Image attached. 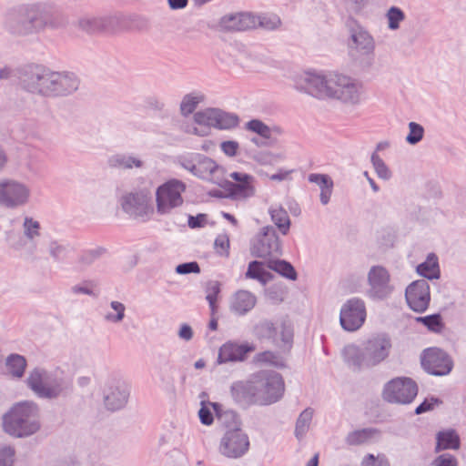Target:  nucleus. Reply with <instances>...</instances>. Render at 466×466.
Returning <instances> with one entry per match:
<instances>
[{
    "instance_id": "c85d7f7f",
    "label": "nucleus",
    "mask_w": 466,
    "mask_h": 466,
    "mask_svg": "<svg viewBox=\"0 0 466 466\" xmlns=\"http://www.w3.org/2000/svg\"><path fill=\"white\" fill-rule=\"evenodd\" d=\"M267 267L270 269H273L282 276L289 278L290 279H296V271L291 264L284 261V260H269L268 262Z\"/></svg>"
},
{
    "instance_id": "680f3d73",
    "label": "nucleus",
    "mask_w": 466,
    "mask_h": 466,
    "mask_svg": "<svg viewBox=\"0 0 466 466\" xmlns=\"http://www.w3.org/2000/svg\"><path fill=\"white\" fill-rule=\"evenodd\" d=\"M319 455L316 454L307 464V466H318Z\"/></svg>"
},
{
    "instance_id": "0eeeda50",
    "label": "nucleus",
    "mask_w": 466,
    "mask_h": 466,
    "mask_svg": "<svg viewBox=\"0 0 466 466\" xmlns=\"http://www.w3.org/2000/svg\"><path fill=\"white\" fill-rule=\"evenodd\" d=\"M366 319V309L363 301L360 299H350L347 301L340 311V324L349 331L359 329Z\"/></svg>"
},
{
    "instance_id": "a211bd4d",
    "label": "nucleus",
    "mask_w": 466,
    "mask_h": 466,
    "mask_svg": "<svg viewBox=\"0 0 466 466\" xmlns=\"http://www.w3.org/2000/svg\"><path fill=\"white\" fill-rule=\"evenodd\" d=\"M230 177L236 181L231 187V194L236 198H247L254 195V179L251 176L233 172L230 174Z\"/></svg>"
},
{
    "instance_id": "393cba45",
    "label": "nucleus",
    "mask_w": 466,
    "mask_h": 466,
    "mask_svg": "<svg viewBox=\"0 0 466 466\" xmlns=\"http://www.w3.org/2000/svg\"><path fill=\"white\" fill-rule=\"evenodd\" d=\"M419 274L428 279L438 278L440 274L438 258L435 255H430L427 260L417 268Z\"/></svg>"
},
{
    "instance_id": "f8f14e48",
    "label": "nucleus",
    "mask_w": 466,
    "mask_h": 466,
    "mask_svg": "<svg viewBox=\"0 0 466 466\" xmlns=\"http://www.w3.org/2000/svg\"><path fill=\"white\" fill-rule=\"evenodd\" d=\"M421 364L429 372L443 375L451 370V361L447 354L439 349H428L424 351Z\"/></svg>"
},
{
    "instance_id": "a19ab883",
    "label": "nucleus",
    "mask_w": 466,
    "mask_h": 466,
    "mask_svg": "<svg viewBox=\"0 0 466 466\" xmlns=\"http://www.w3.org/2000/svg\"><path fill=\"white\" fill-rule=\"evenodd\" d=\"M371 436V431L367 430L358 431L355 432H352L349 438L348 441L350 444H361L367 441Z\"/></svg>"
},
{
    "instance_id": "9d476101",
    "label": "nucleus",
    "mask_w": 466,
    "mask_h": 466,
    "mask_svg": "<svg viewBox=\"0 0 466 466\" xmlns=\"http://www.w3.org/2000/svg\"><path fill=\"white\" fill-rule=\"evenodd\" d=\"M122 207L130 216L147 218L154 211L150 196L147 193L128 194L123 198Z\"/></svg>"
},
{
    "instance_id": "774afa93",
    "label": "nucleus",
    "mask_w": 466,
    "mask_h": 466,
    "mask_svg": "<svg viewBox=\"0 0 466 466\" xmlns=\"http://www.w3.org/2000/svg\"><path fill=\"white\" fill-rule=\"evenodd\" d=\"M370 184H371V187H373V189L375 191H377L378 190V187L376 186V184L372 180H370Z\"/></svg>"
},
{
    "instance_id": "2f4dec72",
    "label": "nucleus",
    "mask_w": 466,
    "mask_h": 466,
    "mask_svg": "<svg viewBox=\"0 0 466 466\" xmlns=\"http://www.w3.org/2000/svg\"><path fill=\"white\" fill-rule=\"evenodd\" d=\"M219 292H220V284L218 283V281L213 280V281H209L207 284L206 298L209 303L210 309L212 311L218 310V309L217 302H218V297Z\"/></svg>"
},
{
    "instance_id": "ddd939ff",
    "label": "nucleus",
    "mask_w": 466,
    "mask_h": 466,
    "mask_svg": "<svg viewBox=\"0 0 466 466\" xmlns=\"http://www.w3.org/2000/svg\"><path fill=\"white\" fill-rule=\"evenodd\" d=\"M284 392V382L279 374L274 373L260 380L258 400L261 403H272L279 400Z\"/></svg>"
},
{
    "instance_id": "de8ad7c7",
    "label": "nucleus",
    "mask_w": 466,
    "mask_h": 466,
    "mask_svg": "<svg viewBox=\"0 0 466 466\" xmlns=\"http://www.w3.org/2000/svg\"><path fill=\"white\" fill-rule=\"evenodd\" d=\"M372 163L376 168L378 175L383 178H388L390 177V172L382 162V160L376 155L372 156Z\"/></svg>"
},
{
    "instance_id": "f257e3e1",
    "label": "nucleus",
    "mask_w": 466,
    "mask_h": 466,
    "mask_svg": "<svg viewBox=\"0 0 466 466\" xmlns=\"http://www.w3.org/2000/svg\"><path fill=\"white\" fill-rule=\"evenodd\" d=\"M305 80V89L314 96L338 98L351 103L360 98V87L345 76H335L326 80L321 76L309 74Z\"/></svg>"
},
{
    "instance_id": "f03ea898",
    "label": "nucleus",
    "mask_w": 466,
    "mask_h": 466,
    "mask_svg": "<svg viewBox=\"0 0 466 466\" xmlns=\"http://www.w3.org/2000/svg\"><path fill=\"white\" fill-rule=\"evenodd\" d=\"M38 428L35 409L27 402L17 404L4 418V429L13 436H26L35 432Z\"/></svg>"
},
{
    "instance_id": "49530a36",
    "label": "nucleus",
    "mask_w": 466,
    "mask_h": 466,
    "mask_svg": "<svg viewBox=\"0 0 466 466\" xmlns=\"http://www.w3.org/2000/svg\"><path fill=\"white\" fill-rule=\"evenodd\" d=\"M257 19V25H260L266 29H274L279 26L280 24V21L278 17L272 16V17H256Z\"/></svg>"
},
{
    "instance_id": "aec40b11",
    "label": "nucleus",
    "mask_w": 466,
    "mask_h": 466,
    "mask_svg": "<svg viewBox=\"0 0 466 466\" xmlns=\"http://www.w3.org/2000/svg\"><path fill=\"white\" fill-rule=\"evenodd\" d=\"M29 387L39 396L55 397L58 394L56 388L49 387L46 384L44 374L40 370H34L28 379Z\"/></svg>"
},
{
    "instance_id": "13d9d810",
    "label": "nucleus",
    "mask_w": 466,
    "mask_h": 466,
    "mask_svg": "<svg viewBox=\"0 0 466 466\" xmlns=\"http://www.w3.org/2000/svg\"><path fill=\"white\" fill-rule=\"evenodd\" d=\"M218 310H211V319L208 325L211 330H216L218 329Z\"/></svg>"
},
{
    "instance_id": "052dcab7",
    "label": "nucleus",
    "mask_w": 466,
    "mask_h": 466,
    "mask_svg": "<svg viewBox=\"0 0 466 466\" xmlns=\"http://www.w3.org/2000/svg\"><path fill=\"white\" fill-rule=\"evenodd\" d=\"M205 219L204 216H199L198 218H196V222L194 221L195 218H191L190 220H189V223L192 227H199L201 226V223L202 221Z\"/></svg>"
},
{
    "instance_id": "ea45409f",
    "label": "nucleus",
    "mask_w": 466,
    "mask_h": 466,
    "mask_svg": "<svg viewBox=\"0 0 466 466\" xmlns=\"http://www.w3.org/2000/svg\"><path fill=\"white\" fill-rule=\"evenodd\" d=\"M422 127L414 122L410 123V134L407 137L408 142L410 144H416L422 138Z\"/></svg>"
},
{
    "instance_id": "e433bc0d",
    "label": "nucleus",
    "mask_w": 466,
    "mask_h": 466,
    "mask_svg": "<svg viewBox=\"0 0 466 466\" xmlns=\"http://www.w3.org/2000/svg\"><path fill=\"white\" fill-rule=\"evenodd\" d=\"M418 321L422 322L430 330L434 332H439L442 329V323L439 315L419 318Z\"/></svg>"
},
{
    "instance_id": "e2e57ef3",
    "label": "nucleus",
    "mask_w": 466,
    "mask_h": 466,
    "mask_svg": "<svg viewBox=\"0 0 466 466\" xmlns=\"http://www.w3.org/2000/svg\"><path fill=\"white\" fill-rule=\"evenodd\" d=\"M223 217H224L225 218H227V219H228L229 222H231L232 224L237 225V219H236L232 215H230V214H228V213H224V214H223Z\"/></svg>"
},
{
    "instance_id": "0e129e2a",
    "label": "nucleus",
    "mask_w": 466,
    "mask_h": 466,
    "mask_svg": "<svg viewBox=\"0 0 466 466\" xmlns=\"http://www.w3.org/2000/svg\"><path fill=\"white\" fill-rule=\"evenodd\" d=\"M205 366V362L203 360H198L195 363V367L197 369H201Z\"/></svg>"
},
{
    "instance_id": "69168bd1",
    "label": "nucleus",
    "mask_w": 466,
    "mask_h": 466,
    "mask_svg": "<svg viewBox=\"0 0 466 466\" xmlns=\"http://www.w3.org/2000/svg\"><path fill=\"white\" fill-rule=\"evenodd\" d=\"M5 163V157L4 154L0 151V167H2Z\"/></svg>"
},
{
    "instance_id": "20e7f679",
    "label": "nucleus",
    "mask_w": 466,
    "mask_h": 466,
    "mask_svg": "<svg viewBox=\"0 0 466 466\" xmlns=\"http://www.w3.org/2000/svg\"><path fill=\"white\" fill-rule=\"evenodd\" d=\"M195 121L198 127H194V133L199 136L208 135L210 127L226 129L234 127L238 123L236 116L212 108L198 112Z\"/></svg>"
},
{
    "instance_id": "5701e85b",
    "label": "nucleus",
    "mask_w": 466,
    "mask_h": 466,
    "mask_svg": "<svg viewBox=\"0 0 466 466\" xmlns=\"http://www.w3.org/2000/svg\"><path fill=\"white\" fill-rule=\"evenodd\" d=\"M310 182L317 183L320 188V200L323 204H327L330 198L333 182L327 175L310 174L309 177Z\"/></svg>"
},
{
    "instance_id": "603ef678",
    "label": "nucleus",
    "mask_w": 466,
    "mask_h": 466,
    "mask_svg": "<svg viewBox=\"0 0 466 466\" xmlns=\"http://www.w3.org/2000/svg\"><path fill=\"white\" fill-rule=\"evenodd\" d=\"M238 147V143L233 141L224 142L221 145V148L224 151V153L230 157L236 155Z\"/></svg>"
},
{
    "instance_id": "a18cd8bd",
    "label": "nucleus",
    "mask_w": 466,
    "mask_h": 466,
    "mask_svg": "<svg viewBox=\"0 0 466 466\" xmlns=\"http://www.w3.org/2000/svg\"><path fill=\"white\" fill-rule=\"evenodd\" d=\"M388 18L390 27L392 29H396L399 26V23L403 19V14L400 10L397 8H391L388 13Z\"/></svg>"
},
{
    "instance_id": "864d4df0",
    "label": "nucleus",
    "mask_w": 466,
    "mask_h": 466,
    "mask_svg": "<svg viewBox=\"0 0 466 466\" xmlns=\"http://www.w3.org/2000/svg\"><path fill=\"white\" fill-rule=\"evenodd\" d=\"M436 466H457V462L452 456L442 455L436 460Z\"/></svg>"
},
{
    "instance_id": "5fc2aeb1",
    "label": "nucleus",
    "mask_w": 466,
    "mask_h": 466,
    "mask_svg": "<svg viewBox=\"0 0 466 466\" xmlns=\"http://www.w3.org/2000/svg\"><path fill=\"white\" fill-rule=\"evenodd\" d=\"M257 359L258 361H261V362H269V363H273V364L277 363L276 356L273 353L268 352V351L263 352V353L258 355Z\"/></svg>"
},
{
    "instance_id": "4be33fe9",
    "label": "nucleus",
    "mask_w": 466,
    "mask_h": 466,
    "mask_svg": "<svg viewBox=\"0 0 466 466\" xmlns=\"http://www.w3.org/2000/svg\"><path fill=\"white\" fill-rule=\"evenodd\" d=\"M370 284L377 293L382 292L389 282V274L381 267H374L369 274Z\"/></svg>"
},
{
    "instance_id": "1a4fd4ad",
    "label": "nucleus",
    "mask_w": 466,
    "mask_h": 466,
    "mask_svg": "<svg viewBox=\"0 0 466 466\" xmlns=\"http://www.w3.org/2000/svg\"><path fill=\"white\" fill-rule=\"evenodd\" d=\"M183 166L196 176L210 180L218 185L226 181L223 167L218 166L213 160L203 157L197 164L183 163Z\"/></svg>"
},
{
    "instance_id": "4c0bfd02",
    "label": "nucleus",
    "mask_w": 466,
    "mask_h": 466,
    "mask_svg": "<svg viewBox=\"0 0 466 466\" xmlns=\"http://www.w3.org/2000/svg\"><path fill=\"white\" fill-rule=\"evenodd\" d=\"M248 128L262 137L268 138L270 137V129L259 120H251L248 122Z\"/></svg>"
},
{
    "instance_id": "9b49d317",
    "label": "nucleus",
    "mask_w": 466,
    "mask_h": 466,
    "mask_svg": "<svg viewBox=\"0 0 466 466\" xmlns=\"http://www.w3.org/2000/svg\"><path fill=\"white\" fill-rule=\"evenodd\" d=\"M256 335L260 339H272L278 341L280 339L285 343L290 342L293 332L290 325L286 322L263 321L256 327Z\"/></svg>"
},
{
    "instance_id": "09e8293b",
    "label": "nucleus",
    "mask_w": 466,
    "mask_h": 466,
    "mask_svg": "<svg viewBox=\"0 0 466 466\" xmlns=\"http://www.w3.org/2000/svg\"><path fill=\"white\" fill-rule=\"evenodd\" d=\"M441 401L435 398L425 399V400L416 409V413L420 414L434 409Z\"/></svg>"
},
{
    "instance_id": "8fccbe9b",
    "label": "nucleus",
    "mask_w": 466,
    "mask_h": 466,
    "mask_svg": "<svg viewBox=\"0 0 466 466\" xmlns=\"http://www.w3.org/2000/svg\"><path fill=\"white\" fill-rule=\"evenodd\" d=\"M178 274H187V273H198L200 271L199 266L197 262H189L180 264L176 268Z\"/></svg>"
},
{
    "instance_id": "473e14b6",
    "label": "nucleus",
    "mask_w": 466,
    "mask_h": 466,
    "mask_svg": "<svg viewBox=\"0 0 466 466\" xmlns=\"http://www.w3.org/2000/svg\"><path fill=\"white\" fill-rule=\"evenodd\" d=\"M352 41L356 48L370 50L372 48V38L364 31H360L352 35Z\"/></svg>"
},
{
    "instance_id": "dca6fc26",
    "label": "nucleus",
    "mask_w": 466,
    "mask_h": 466,
    "mask_svg": "<svg viewBox=\"0 0 466 466\" xmlns=\"http://www.w3.org/2000/svg\"><path fill=\"white\" fill-rule=\"evenodd\" d=\"M255 350L252 345L248 343L238 344L236 342H227L219 350L218 362L241 361L247 355Z\"/></svg>"
},
{
    "instance_id": "4468645a",
    "label": "nucleus",
    "mask_w": 466,
    "mask_h": 466,
    "mask_svg": "<svg viewBox=\"0 0 466 466\" xmlns=\"http://www.w3.org/2000/svg\"><path fill=\"white\" fill-rule=\"evenodd\" d=\"M406 299L410 307L418 312L424 311L430 302V287L426 280L411 283L406 290Z\"/></svg>"
},
{
    "instance_id": "f3484780",
    "label": "nucleus",
    "mask_w": 466,
    "mask_h": 466,
    "mask_svg": "<svg viewBox=\"0 0 466 466\" xmlns=\"http://www.w3.org/2000/svg\"><path fill=\"white\" fill-rule=\"evenodd\" d=\"M219 27L223 31H242L257 27L256 16L250 14H238L224 16Z\"/></svg>"
},
{
    "instance_id": "6e6d98bb",
    "label": "nucleus",
    "mask_w": 466,
    "mask_h": 466,
    "mask_svg": "<svg viewBox=\"0 0 466 466\" xmlns=\"http://www.w3.org/2000/svg\"><path fill=\"white\" fill-rule=\"evenodd\" d=\"M180 338L184 339H190L192 337V329L187 325H183L179 330Z\"/></svg>"
},
{
    "instance_id": "c756f323",
    "label": "nucleus",
    "mask_w": 466,
    "mask_h": 466,
    "mask_svg": "<svg viewBox=\"0 0 466 466\" xmlns=\"http://www.w3.org/2000/svg\"><path fill=\"white\" fill-rule=\"evenodd\" d=\"M7 369L15 377H22L26 361L24 357L20 355H13L7 360Z\"/></svg>"
},
{
    "instance_id": "f704fd0d",
    "label": "nucleus",
    "mask_w": 466,
    "mask_h": 466,
    "mask_svg": "<svg viewBox=\"0 0 466 466\" xmlns=\"http://www.w3.org/2000/svg\"><path fill=\"white\" fill-rule=\"evenodd\" d=\"M203 99L202 96H186L181 103V112L188 115L193 112L196 106Z\"/></svg>"
},
{
    "instance_id": "b1692460",
    "label": "nucleus",
    "mask_w": 466,
    "mask_h": 466,
    "mask_svg": "<svg viewBox=\"0 0 466 466\" xmlns=\"http://www.w3.org/2000/svg\"><path fill=\"white\" fill-rule=\"evenodd\" d=\"M269 213L279 231L283 235H287L290 227V219L287 211L282 207H272Z\"/></svg>"
},
{
    "instance_id": "c9c22d12",
    "label": "nucleus",
    "mask_w": 466,
    "mask_h": 466,
    "mask_svg": "<svg viewBox=\"0 0 466 466\" xmlns=\"http://www.w3.org/2000/svg\"><path fill=\"white\" fill-rule=\"evenodd\" d=\"M229 238L226 234L218 235L215 240V248L218 254L221 256H228L229 254Z\"/></svg>"
},
{
    "instance_id": "412c9836",
    "label": "nucleus",
    "mask_w": 466,
    "mask_h": 466,
    "mask_svg": "<svg viewBox=\"0 0 466 466\" xmlns=\"http://www.w3.org/2000/svg\"><path fill=\"white\" fill-rule=\"evenodd\" d=\"M255 298L248 291H238L234 297L232 308L239 314H244L255 306Z\"/></svg>"
},
{
    "instance_id": "3c124183",
    "label": "nucleus",
    "mask_w": 466,
    "mask_h": 466,
    "mask_svg": "<svg viewBox=\"0 0 466 466\" xmlns=\"http://www.w3.org/2000/svg\"><path fill=\"white\" fill-rule=\"evenodd\" d=\"M25 231L28 237L33 238L34 236L38 235L39 223L37 221H34L31 218H26L25 222Z\"/></svg>"
},
{
    "instance_id": "79ce46f5",
    "label": "nucleus",
    "mask_w": 466,
    "mask_h": 466,
    "mask_svg": "<svg viewBox=\"0 0 466 466\" xmlns=\"http://www.w3.org/2000/svg\"><path fill=\"white\" fill-rule=\"evenodd\" d=\"M362 466H390L384 455L374 456L370 454L363 459Z\"/></svg>"
},
{
    "instance_id": "bf43d9fd",
    "label": "nucleus",
    "mask_w": 466,
    "mask_h": 466,
    "mask_svg": "<svg viewBox=\"0 0 466 466\" xmlns=\"http://www.w3.org/2000/svg\"><path fill=\"white\" fill-rule=\"evenodd\" d=\"M172 8H182L187 5V0H168Z\"/></svg>"
},
{
    "instance_id": "39448f33",
    "label": "nucleus",
    "mask_w": 466,
    "mask_h": 466,
    "mask_svg": "<svg viewBox=\"0 0 466 466\" xmlns=\"http://www.w3.org/2000/svg\"><path fill=\"white\" fill-rule=\"evenodd\" d=\"M418 393L417 385L407 378H398L390 381L383 391V398L389 402L409 403Z\"/></svg>"
},
{
    "instance_id": "72a5a7b5",
    "label": "nucleus",
    "mask_w": 466,
    "mask_h": 466,
    "mask_svg": "<svg viewBox=\"0 0 466 466\" xmlns=\"http://www.w3.org/2000/svg\"><path fill=\"white\" fill-rule=\"evenodd\" d=\"M311 418H312V411H310L309 410H304L300 414V416L297 421V425H296V435L298 438H301L306 433V431L309 429V421L311 420Z\"/></svg>"
},
{
    "instance_id": "6ab92c4d",
    "label": "nucleus",
    "mask_w": 466,
    "mask_h": 466,
    "mask_svg": "<svg viewBox=\"0 0 466 466\" xmlns=\"http://www.w3.org/2000/svg\"><path fill=\"white\" fill-rule=\"evenodd\" d=\"M280 248V241L277 236L265 234L253 245L251 251L255 257L266 258L279 253Z\"/></svg>"
},
{
    "instance_id": "bb28decb",
    "label": "nucleus",
    "mask_w": 466,
    "mask_h": 466,
    "mask_svg": "<svg viewBox=\"0 0 466 466\" xmlns=\"http://www.w3.org/2000/svg\"><path fill=\"white\" fill-rule=\"evenodd\" d=\"M220 406L213 402H202L201 409L198 415L202 423L210 425L214 420V414L217 417L220 416Z\"/></svg>"
},
{
    "instance_id": "a878e982",
    "label": "nucleus",
    "mask_w": 466,
    "mask_h": 466,
    "mask_svg": "<svg viewBox=\"0 0 466 466\" xmlns=\"http://www.w3.org/2000/svg\"><path fill=\"white\" fill-rule=\"evenodd\" d=\"M437 448L439 450L458 449L460 444L459 436L453 431L440 432L437 438Z\"/></svg>"
},
{
    "instance_id": "338daca9",
    "label": "nucleus",
    "mask_w": 466,
    "mask_h": 466,
    "mask_svg": "<svg viewBox=\"0 0 466 466\" xmlns=\"http://www.w3.org/2000/svg\"><path fill=\"white\" fill-rule=\"evenodd\" d=\"M7 76V73L5 74V70H2L0 71V77L3 78V77H6Z\"/></svg>"
},
{
    "instance_id": "423d86ee",
    "label": "nucleus",
    "mask_w": 466,
    "mask_h": 466,
    "mask_svg": "<svg viewBox=\"0 0 466 466\" xmlns=\"http://www.w3.org/2000/svg\"><path fill=\"white\" fill-rule=\"evenodd\" d=\"M185 185L178 180H170L158 187L157 191V211L161 214L170 211L183 202L181 194Z\"/></svg>"
},
{
    "instance_id": "4d7b16f0",
    "label": "nucleus",
    "mask_w": 466,
    "mask_h": 466,
    "mask_svg": "<svg viewBox=\"0 0 466 466\" xmlns=\"http://www.w3.org/2000/svg\"><path fill=\"white\" fill-rule=\"evenodd\" d=\"M112 308L117 312V320H120L124 316L125 307L119 302H112Z\"/></svg>"
},
{
    "instance_id": "37998d69",
    "label": "nucleus",
    "mask_w": 466,
    "mask_h": 466,
    "mask_svg": "<svg viewBox=\"0 0 466 466\" xmlns=\"http://www.w3.org/2000/svg\"><path fill=\"white\" fill-rule=\"evenodd\" d=\"M112 166L124 167V168H130L133 166L140 167L141 162L139 160L134 159L129 157H123L121 158L117 157V158L112 160Z\"/></svg>"
},
{
    "instance_id": "7c9ffc66",
    "label": "nucleus",
    "mask_w": 466,
    "mask_h": 466,
    "mask_svg": "<svg viewBox=\"0 0 466 466\" xmlns=\"http://www.w3.org/2000/svg\"><path fill=\"white\" fill-rule=\"evenodd\" d=\"M127 394L125 391L116 390L106 396V405L109 410H117L124 406L127 402Z\"/></svg>"
},
{
    "instance_id": "6e6552de",
    "label": "nucleus",
    "mask_w": 466,
    "mask_h": 466,
    "mask_svg": "<svg viewBox=\"0 0 466 466\" xmlns=\"http://www.w3.org/2000/svg\"><path fill=\"white\" fill-rule=\"evenodd\" d=\"M247 435L239 429L228 431L221 440L220 452L228 458L242 456L248 449Z\"/></svg>"
},
{
    "instance_id": "58836bf2",
    "label": "nucleus",
    "mask_w": 466,
    "mask_h": 466,
    "mask_svg": "<svg viewBox=\"0 0 466 466\" xmlns=\"http://www.w3.org/2000/svg\"><path fill=\"white\" fill-rule=\"evenodd\" d=\"M54 76H38V84L36 87H32V91H38L43 94H48L50 85H53L56 79H53Z\"/></svg>"
},
{
    "instance_id": "2eb2a0df",
    "label": "nucleus",
    "mask_w": 466,
    "mask_h": 466,
    "mask_svg": "<svg viewBox=\"0 0 466 466\" xmlns=\"http://www.w3.org/2000/svg\"><path fill=\"white\" fill-rule=\"evenodd\" d=\"M29 191L23 184L10 181L0 184V203L7 207H15L25 203Z\"/></svg>"
},
{
    "instance_id": "c03bdc74",
    "label": "nucleus",
    "mask_w": 466,
    "mask_h": 466,
    "mask_svg": "<svg viewBox=\"0 0 466 466\" xmlns=\"http://www.w3.org/2000/svg\"><path fill=\"white\" fill-rule=\"evenodd\" d=\"M15 451L11 447H5L0 451V466H12Z\"/></svg>"
},
{
    "instance_id": "7ed1b4c3",
    "label": "nucleus",
    "mask_w": 466,
    "mask_h": 466,
    "mask_svg": "<svg viewBox=\"0 0 466 466\" xmlns=\"http://www.w3.org/2000/svg\"><path fill=\"white\" fill-rule=\"evenodd\" d=\"M390 348L389 338L380 335L369 340L363 350L349 347L346 353L352 364L357 367L372 366L385 360Z\"/></svg>"
},
{
    "instance_id": "cd10ccee",
    "label": "nucleus",
    "mask_w": 466,
    "mask_h": 466,
    "mask_svg": "<svg viewBox=\"0 0 466 466\" xmlns=\"http://www.w3.org/2000/svg\"><path fill=\"white\" fill-rule=\"evenodd\" d=\"M247 277L250 279H256L260 282L266 283L269 280L270 274L267 271L263 263L253 261L248 266Z\"/></svg>"
}]
</instances>
